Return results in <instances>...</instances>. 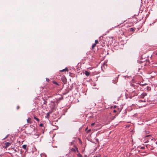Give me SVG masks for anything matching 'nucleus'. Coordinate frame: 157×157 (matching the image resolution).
<instances>
[{
  "label": "nucleus",
  "instance_id": "f257e3e1",
  "mask_svg": "<svg viewBox=\"0 0 157 157\" xmlns=\"http://www.w3.org/2000/svg\"><path fill=\"white\" fill-rule=\"evenodd\" d=\"M147 85V83L143 84L140 83H136L134 82L130 84V86L128 89V90L129 92L128 97L131 99L135 96H137L139 93V90H141L140 86H144Z\"/></svg>",
  "mask_w": 157,
  "mask_h": 157
},
{
  "label": "nucleus",
  "instance_id": "f03ea898",
  "mask_svg": "<svg viewBox=\"0 0 157 157\" xmlns=\"http://www.w3.org/2000/svg\"><path fill=\"white\" fill-rule=\"evenodd\" d=\"M59 103V100L56 98L51 101L49 104V106L51 109H54L56 107Z\"/></svg>",
  "mask_w": 157,
  "mask_h": 157
},
{
  "label": "nucleus",
  "instance_id": "7ed1b4c3",
  "mask_svg": "<svg viewBox=\"0 0 157 157\" xmlns=\"http://www.w3.org/2000/svg\"><path fill=\"white\" fill-rule=\"evenodd\" d=\"M35 127L33 125H30L27 127L25 132L28 134H31L35 131Z\"/></svg>",
  "mask_w": 157,
  "mask_h": 157
},
{
  "label": "nucleus",
  "instance_id": "20e7f679",
  "mask_svg": "<svg viewBox=\"0 0 157 157\" xmlns=\"http://www.w3.org/2000/svg\"><path fill=\"white\" fill-rule=\"evenodd\" d=\"M137 62L138 63V69L139 70L141 69L143 67V64H142V63H144V62L140 61V60H138L137 61Z\"/></svg>",
  "mask_w": 157,
  "mask_h": 157
},
{
  "label": "nucleus",
  "instance_id": "39448f33",
  "mask_svg": "<svg viewBox=\"0 0 157 157\" xmlns=\"http://www.w3.org/2000/svg\"><path fill=\"white\" fill-rule=\"evenodd\" d=\"M147 94L145 92L141 94L138 96V98H144L147 95Z\"/></svg>",
  "mask_w": 157,
  "mask_h": 157
},
{
  "label": "nucleus",
  "instance_id": "423d86ee",
  "mask_svg": "<svg viewBox=\"0 0 157 157\" xmlns=\"http://www.w3.org/2000/svg\"><path fill=\"white\" fill-rule=\"evenodd\" d=\"M75 148H72L70 149V151L74 152H75L76 151H77L78 152V148L76 146H75Z\"/></svg>",
  "mask_w": 157,
  "mask_h": 157
},
{
  "label": "nucleus",
  "instance_id": "0eeeda50",
  "mask_svg": "<svg viewBox=\"0 0 157 157\" xmlns=\"http://www.w3.org/2000/svg\"><path fill=\"white\" fill-rule=\"evenodd\" d=\"M27 157H35L34 155V152H30L27 155Z\"/></svg>",
  "mask_w": 157,
  "mask_h": 157
},
{
  "label": "nucleus",
  "instance_id": "6e6552de",
  "mask_svg": "<svg viewBox=\"0 0 157 157\" xmlns=\"http://www.w3.org/2000/svg\"><path fill=\"white\" fill-rule=\"evenodd\" d=\"M11 144V143L9 142L5 143L4 144L5 145L4 146V147H5V148H6L9 147L10 145Z\"/></svg>",
  "mask_w": 157,
  "mask_h": 157
},
{
  "label": "nucleus",
  "instance_id": "1a4fd4ad",
  "mask_svg": "<svg viewBox=\"0 0 157 157\" xmlns=\"http://www.w3.org/2000/svg\"><path fill=\"white\" fill-rule=\"evenodd\" d=\"M150 62L148 60L146 59V62L145 63L144 62V63H142V64H143L144 66H147L149 64Z\"/></svg>",
  "mask_w": 157,
  "mask_h": 157
},
{
  "label": "nucleus",
  "instance_id": "9d476101",
  "mask_svg": "<svg viewBox=\"0 0 157 157\" xmlns=\"http://www.w3.org/2000/svg\"><path fill=\"white\" fill-rule=\"evenodd\" d=\"M22 148L26 150H28V147H27V145L26 144H24L22 146Z\"/></svg>",
  "mask_w": 157,
  "mask_h": 157
},
{
  "label": "nucleus",
  "instance_id": "9b49d317",
  "mask_svg": "<svg viewBox=\"0 0 157 157\" xmlns=\"http://www.w3.org/2000/svg\"><path fill=\"white\" fill-rule=\"evenodd\" d=\"M73 88V84H72L68 89V92H69L70 90H72Z\"/></svg>",
  "mask_w": 157,
  "mask_h": 157
},
{
  "label": "nucleus",
  "instance_id": "f8f14e48",
  "mask_svg": "<svg viewBox=\"0 0 157 157\" xmlns=\"http://www.w3.org/2000/svg\"><path fill=\"white\" fill-rule=\"evenodd\" d=\"M28 123L31 124L32 123L31 119L30 118H28L27 120Z\"/></svg>",
  "mask_w": 157,
  "mask_h": 157
},
{
  "label": "nucleus",
  "instance_id": "ddd939ff",
  "mask_svg": "<svg viewBox=\"0 0 157 157\" xmlns=\"http://www.w3.org/2000/svg\"><path fill=\"white\" fill-rule=\"evenodd\" d=\"M85 74L86 76H88L90 75V73L89 72L87 71H85Z\"/></svg>",
  "mask_w": 157,
  "mask_h": 157
},
{
  "label": "nucleus",
  "instance_id": "4468645a",
  "mask_svg": "<svg viewBox=\"0 0 157 157\" xmlns=\"http://www.w3.org/2000/svg\"><path fill=\"white\" fill-rule=\"evenodd\" d=\"M40 156L41 157H47L46 155L44 153L41 154Z\"/></svg>",
  "mask_w": 157,
  "mask_h": 157
},
{
  "label": "nucleus",
  "instance_id": "2eb2a0df",
  "mask_svg": "<svg viewBox=\"0 0 157 157\" xmlns=\"http://www.w3.org/2000/svg\"><path fill=\"white\" fill-rule=\"evenodd\" d=\"M68 71V69L67 67H66L65 69H63L62 70L60 71Z\"/></svg>",
  "mask_w": 157,
  "mask_h": 157
},
{
  "label": "nucleus",
  "instance_id": "dca6fc26",
  "mask_svg": "<svg viewBox=\"0 0 157 157\" xmlns=\"http://www.w3.org/2000/svg\"><path fill=\"white\" fill-rule=\"evenodd\" d=\"M52 83H54V84L56 85V86H59V84L56 81H53Z\"/></svg>",
  "mask_w": 157,
  "mask_h": 157
},
{
  "label": "nucleus",
  "instance_id": "f3484780",
  "mask_svg": "<svg viewBox=\"0 0 157 157\" xmlns=\"http://www.w3.org/2000/svg\"><path fill=\"white\" fill-rule=\"evenodd\" d=\"M151 87L150 86H147L146 87V90L147 91L151 90Z\"/></svg>",
  "mask_w": 157,
  "mask_h": 157
},
{
  "label": "nucleus",
  "instance_id": "a211bd4d",
  "mask_svg": "<svg viewBox=\"0 0 157 157\" xmlns=\"http://www.w3.org/2000/svg\"><path fill=\"white\" fill-rule=\"evenodd\" d=\"M34 118L36 120V121H37L38 122H39L40 121V120L38 118H37V117H36V116H34Z\"/></svg>",
  "mask_w": 157,
  "mask_h": 157
},
{
  "label": "nucleus",
  "instance_id": "6ab92c4d",
  "mask_svg": "<svg viewBox=\"0 0 157 157\" xmlns=\"http://www.w3.org/2000/svg\"><path fill=\"white\" fill-rule=\"evenodd\" d=\"M134 30V29L132 28H130L129 29V31L130 32H132Z\"/></svg>",
  "mask_w": 157,
  "mask_h": 157
},
{
  "label": "nucleus",
  "instance_id": "aec40b11",
  "mask_svg": "<svg viewBox=\"0 0 157 157\" xmlns=\"http://www.w3.org/2000/svg\"><path fill=\"white\" fill-rule=\"evenodd\" d=\"M63 97H60V98H57L58 100H59V102L60 101L63 99Z\"/></svg>",
  "mask_w": 157,
  "mask_h": 157
},
{
  "label": "nucleus",
  "instance_id": "412c9836",
  "mask_svg": "<svg viewBox=\"0 0 157 157\" xmlns=\"http://www.w3.org/2000/svg\"><path fill=\"white\" fill-rule=\"evenodd\" d=\"M77 155L78 157H82V155L79 153Z\"/></svg>",
  "mask_w": 157,
  "mask_h": 157
},
{
  "label": "nucleus",
  "instance_id": "4be33fe9",
  "mask_svg": "<svg viewBox=\"0 0 157 157\" xmlns=\"http://www.w3.org/2000/svg\"><path fill=\"white\" fill-rule=\"evenodd\" d=\"M144 133L145 134H148L149 133V132L148 131H144Z\"/></svg>",
  "mask_w": 157,
  "mask_h": 157
},
{
  "label": "nucleus",
  "instance_id": "5701e85b",
  "mask_svg": "<svg viewBox=\"0 0 157 157\" xmlns=\"http://www.w3.org/2000/svg\"><path fill=\"white\" fill-rule=\"evenodd\" d=\"M96 44H93L92 46V48L93 49L94 48V47L96 46Z\"/></svg>",
  "mask_w": 157,
  "mask_h": 157
},
{
  "label": "nucleus",
  "instance_id": "b1692460",
  "mask_svg": "<svg viewBox=\"0 0 157 157\" xmlns=\"http://www.w3.org/2000/svg\"><path fill=\"white\" fill-rule=\"evenodd\" d=\"M98 43V40H96L95 41V43L94 44H97Z\"/></svg>",
  "mask_w": 157,
  "mask_h": 157
},
{
  "label": "nucleus",
  "instance_id": "393cba45",
  "mask_svg": "<svg viewBox=\"0 0 157 157\" xmlns=\"http://www.w3.org/2000/svg\"><path fill=\"white\" fill-rule=\"evenodd\" d=\"M155 90L156 91H157V84H156V85H155Z\"/></svg>",
  "mask_w": 157,
  "mask_h": 157
},
{
  "label": "nucleus",
  "instance_id": "a878e982",
  "mask_svg": "<svg viewBox=\"0 0 157 157\" xmlns=\"http://www.w3.org/2000/svg\"><path fill=\"white\" fill-rule=\"evenodd\" d=\"M9 135H7L5 136V138H3V139H2V140H5V139H6V138L8 137V136H9Z\"/></svg>",
  "mask_w": 157,
  "mask_h": 157
},
{
  "label": "nucleus",
  "instance_id": "bb28decb",
  "mask_svg": "<svg viewBox=\"0 0 157 157\" xmlns=\"http://www.w3.org/2000/svg\"><path fill=\"white\" fill-rule=\"evenodd\" d=\"M101 156V155L100 154H98L95 157H100Z\"/></svg>",
  "mask_w": 157,
  "mask_h": 157
},
{
  "label": "nucleus",
  "instance_id": "cd10ccee",
  "mask_svg": "<svg viewBox=\"0 0 157 157\" xmlns=\"http://www.w3.org/2000/svg\"><path fill=\"white\" fill-rule=\"evenodd\" d=\"M139 101H140H140H141V102H146V101L145 100H139Z\"/></svg>",
  "mask_w": 157,
  "mask_h": 157
},
{
  "label": "nucleus",
  "instance_id": "c85d7f7f",
  "mask_svg": "<svg viewBox=\"0 0 157 157\" xmlns=\"http://www.w3.org/2000/svg\"><path fill=\"white\" fill-rule=\"evenodd\" d=\"M43 126V124H42V123H40V124H39V126H40V127H42Z\"/></svg>",
  "mask_w": 157,
  "mask_h": 157
},
{
  "label": "nucleus",
  "instance_id": "c756f323",
  "mask_svg": "<svg viewBox=\"0 0 157 157\" xmlns=\"http://www.w3.org/2000/svg\"><path fill=\"white\" fill-rule=\"evenodd\" d=\"M46 81L48 82L50 81V80L48 78H46Z\"/></svg>",
  "mask_w": 157,
  "mask_h": 157
},
{
  "label": "nucleus",
  "instance_id": "7c9ffc66",
  "mask_svg": "<svg viewBox=\"0 0 157 157\" xmlns=\"http://www.w3.org/2000/svg\"><path fill=\"white\" fill-rule=\"evenodd\" d=\"M95 123H93L91 124V125L92 126H93L94 125Z\"/></svg>",
  "mask_w": 157,
  "mask_h": 157
},
{
  "label": "nucleus",
  "instance_id": "2f4dec72",
  "mask_svg": "<svg viewBox=\"0 0 157 157\" xmlns=\"http://www.w3.org/2000/svg\"><path fill=\"white\" fill-rule=\"evenodd\" d=\"M66 157H71L70 156L68 155L67 154L66 155Z\"/></svg>",
  "mask_w": 157,
  "mask_h": 157
},
{
  "label": "nucleus",
  "instance_id": "473e14b6",
  "mask_svg": "<svg viewBox=\"0 0 157 157\" xmlns=\"http://www.w3.org/2000/svg\"><path fill=\"white\" fill-rule=\"evenodd\" d=\"M151 135H146L145 136V137H149V136H151Z\"/></svg>",
  "mask_w": 157,
  "mask_h": 157
},
{
  "label": "nucleus",
  "instance_id": "72a5a7b5",
  "mask_svg": "<svg viewBox=\"0 0 157 157\" xmlns=\"http://www.w3.org/2000/svg\"><path fill=\"white\" fill-rule=\"evenodd\" d=\"M113 112L114 113H116V112H117V111L116 110H113Z\"/></svg>",
  "mask_w": 157,
  "mask_h": 157
},
{
  "label": "nucleus",
  "instance_id": "f704fd0d",
  "mask_svg": "<svg viewBox=\"0 0 157 157\" xmlns=\"http://www.w3.org/2000/svg\"><path fill=\"white\" fill-rule=\"evenodd\" d=\"M19 108V106H17V109H18Z\"/></svg>",
  "mask_w": 157,
  "mask_h": 157
},
{
  "label": "nucleus",
  "instance_id": "c9c22d12",
  "mask_svg": "<svg viewBox=\"0 0 157 157\" xmlns=\"http://www.w3.org/2000/svg\"><path fill=\"white\" fill-rule=\"evenodd\" d=\"M91 130L90 129H89L87 131V132H89Z\"/></svg>",
  "mask_w": 157,
  "mask_h": 157
},
{
  "label": "nucleus",
  "instance_id": "e433bc0d",
  "mask_svg": "<svg viewBox=\"0 0 157 157\" xmlns=\"http://www.w3.org/2000/svg\"><path fill=\"white\" fill-rule=\"evenodd\" d=\"M87 129H88V127L86 128V129H85V130H87Z\"/></svg>",
  "mask_w": 157,
  "mask_h": 157
},
{
  "label": "nucleus",
  "instance_id": "4c0bfd02",
  "mask_svg": "<svg viewBox=\"0 0 157 157\" xmlns=\"http://www.w3.org/2000/svg\"><path fill=\"white\" fill-rule=\"evenodd\" d=\"M47 114V116H49V113H48Z\"/></svg>",
  "mask_w": 157,
  "mask_h": 157
},
{
  "label": "nucleus",
  "instance_id": "58836bf2",
  "mask_svg": "<svg viewBox=\"0 0 157 157\" xmlns=\"http://www.w3.org/2000/svg\"><path fill=\"white\" fill-rule=\"evenodd\" d=\"M125 96L126 97V98L127 99L128 97H127L126 95H125Z\"/></svg>",
  "mask_w": 157,
  "mask_h": 157
},
{
  "label": "nucleus",
  "instance_id": "ea45409f",
  "mask_svg": "<svg viewBox=\"0 0 157 157\" xmlns=\"http://www.w3.org/2000/svg\"><path fill=\"white\" fill-rule=\"evenodd\" d=\"M151 140H153V139H152V138H151Z\"/></svg>",
  "mask_w": 157,
  "mask_h": 157
},
{
  "label": "nucleus",
  "instance_id": "a19ab883",
  "mask_svg": "<svg viewBox=\"0 0 157 157\" xmlns=\"http://www.w3.org/2000/svg\"><path fill=\"white\" fill-rule=\"evenodd\" d=\"M116 107V106L115 105L114 106V108H115Z\"/></svg>",
  "mask_w": 157,
  "mask_h": 157
},
{
  "label": "nucleus",
  "instance_id": "79ce46f5",
  "mask_svg": "<svg viewBox=\"0 0 157 157\" xmlns=\"http://www.w3.org/2000/svg\"><path fill=\"white\" fill-rule=\"evenodd\" d=\"M141 148H144L143 147H141Z\"/></svg>",
  "mask_w": 157,
  "mask_h": 157
},
{
  "label": "nucleus",
  "instance_id": "37998d69",
  "mask_svg": "<svg viewBox=\"0 0 157 157\" xmlns=\"http://www.w3.org/2000/svg\"><path fill=\"white\" fill-rule=\"evenodd\" d=\"M156 54L157 55V53Z\"/></svg>",
  "mask_w": 157,
  "mask_h": 157
}]
</instances>
